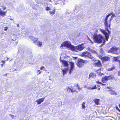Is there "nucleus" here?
<instances>
[{
	"label": "nucleus",
	"instance_id": "f704fd0d",
	"mask_svg": "<svg viewBox=\"0 0 120 120\" xmlns=\"http://www.w3.org/2000/svg\"><path fill=\"white\" fill-rule=\"evenodd\" d=\"M10 115L11 116V117L12 118V119H14V115H12L11 114H10Z\"/></svg>",
	"mask_w": 120,
	"mask_h": 120
},
{
	"label": "nucleus",
	"instance_id": "c85d7f7f",
	"mask_svg": "<svg viewBox=\"0 0 120 120\" xmlns=\"http://www.w3.org/2000/svg\"><path fill=\"white\" fill-rule=\"evenodd\" d=\"M42 72L40 70H38L37 71V75H38L39 74H40Z\"/></svg>",
	"mask_w": 120,
	"mask_h": 120
},
{
	"label": "nucleus",
	"instance_id": "4c0bfd02",
	"mask_svg": "<svg viewBox=\"0 0 120 120\" xmlns=\"http://www.w3.org/2000/svg\"><path fill=\"white\" fill-rule=\"evenodd\" d=\"M100 52L102 53L103 52V50L102 49H101L100 50Z\"/></svg>",
	"mask_w": 120,
	"mask_h": 120
},
{
	"label": "nucleus",
	"instance_id": "9d476101",
	"mask_svg": "<svg viewBox=\"0 0 120 120\" xmlns=\"http://www.w3.org/2000/svg\"><path fill=\"white\" fill-rule=\"evenodd\" d=\"M100 58L103 62L108 61L109 60H110L109 58L107 56L103 57L101 56Z\"/></svg>",
	"mask_w": 120,
	"mask_h": 120
},
{
	"label": "nucleus",
	"instance_id": "8fccbe9b",
	"mask_svg": "<svg viewBox=\"0 0 120 120\" xmlns=\"http://www.w3.org/2000/svg\"><path fill=\"white\" fill-rule=\"evenodd\" d=\"M17 26L18 27L19 26V25H17Z\"/></svg>",
	"mask_w": 120,
	"mask_h": 120
},
{
	"label": "nucleus",
	"instance_id": "cd10ccee",
	"mask_svg": "<svg viewBox=\"0 0 120 120\" xmlns=\"http://www.w3.org/2000/svg\"><path fill=\"white\" fill-rule=\"evenodd\" d=\"M98 82L99 84H101V85H103V86H105L106 85L105 84H103L102 83H101L100 82H99V81L96 82Z\"/></svg>",
	"mask_w": 120,
	"mask_h": 120
},
{
	"label": "nucleus",
	"instance_id": "f03ea898",
	"mask_svg": "<svg viewBox=\"0 0 120 120\" xmlns=\"http://www.w3.org/2000/svg\"><path fill=\"white\" fill-rule=\"evenodd\" d=\"M112 13H111L108 14L105 20L104 25L105 26V29L106 31L108 32L109 34L106 32L104 30L101 29H100L101 32L105 35V40L106 41H108L109 34H110V31L108 30L109 29H110V24L109 23V25H108L107 23V19L108 17L112 15Z\"/></svg>",
	"mask_w": 120,
	"mask_h": 120
},
{
	"label": "nucleus",
	"instance_id": "58836bf2",
	"mask_svg": "<svg viewBox=\"0 0 120 120\" xmlns=\"http://www.w3.org/2000/svg\"><path fill=\"white\" fill-rule=\"evenodd\" d=\"M71 92L72 93H73V92H74L75 91V90H72L71 89Z\"/></svg>",
	"mask_w": 120,
	"mask_h": 120
},
{
	"label": "nucleus",
	"instance_id": "ddd939ff",
	"mask_svg": "<svg viewBox=\"0 0 120 120\" xmlns=\"http://www.w3.org/2000/svg\"><path fill=\"white\" fill-rule=\"evenodd\" d=\"M7 13L6 11H3L0 8V15L4 17Z\"/></svg>",
	"mask_w": 120,
	"mask_h": 120
},
{
	"label": "nucleus",
	"instance_id": "7ed1b4c3",
	"mask_svg": "<svg viewBox=\"0 0 120 120\" xmlns=\"http://www.w3.org/2000/svg\"><path fill=\"white\" fill-rule=\"evenodd\" d=\"M93 39L94 42L96 43H101L103 40V42L105 41L103 37L99 34H94L93 36Z\"/></svg>",
	"mask_w": 120,
	"mask_h": 120
},
{
	"label": "nucleus",
	"instance_id": "6e6552de",
	"mask_svg": "<svg viewBox=\"0 0 120 120\" xmlns=\"http://www.w3.org/2000/svg\"><path fill=\"white\" fill-rule=\"evenodd\" d=\"M114 78V77L111 76H105L103 77L102 79V81L103 83H105V81L108 80L110 79H113Z\"/></svg>",
	"mask_w": 120,
	"mask_h": 120
},
{
	"label": "nucleus",
	"instance_id": "2f4dec72",
	"mask_svg": "<svg viewBox=\"0 0 120 120\" xmlns=\"http://www.w3.org/2000/svg\"><path fill=\"white\" fill-rule=\"evenodd\" d=\"M92 57H91V58H90L92 60H95V58L93 57V56L91 55Z\"/></svg>",
	"mask_w": 120,
	"mask_h": 120
},
{
	"label": "nucleus",
	"instance_id": "f3484780",
	"mask_svg": "<svg viewBox=\"0 0 120 120\" xmlns=\"http://www.w3.org/2000/svg\"><path fill=\"white\" fill-rule=\"evenodd\" d=\"M49 13L52 16L55 14V9L54 8L52 11H50Z\"/></svg>",
	"mask_w": 120,
	"mask_h": 120
},
{
	"label": "nucleus",
	"instance_id": "f8f14e48",
	"mask_svg": "<svg viewBox=\"0 0 120 120\" xmlns=\"http://www.w3.org/2000/svg\"><path fill=\"white\" fill-rule=\"evenodd\" d=\"M33 43L38 47H41L42 45V42L39 41H34Z\"/></svg>",
	"mask_w": 120,
	"mask_h": 120
},
{
	"label": "nucleus",
	"instance_id": "49530a36",
	"mask_svg": "<svg viewBox=\"0 0 120 120\" xmlns=\"http://www.w3.org/2000/svg\"><path fill=\"white\" fill-rule=\"evenodd\" d=\"M119 107L120 108V104L119 105Z\"/></svg>",
	"mask_w": 120,
	"mask_h": 120
},
{
	"label": "nucleus",
	"instance_id": "bb28decb",
	"mask_svg": "<svg viewBox=\"0 0 120 120\" xmlns=\"http://www.w3.org/2000/svg\"><path fill=\"white\" fill-rule=\"evenodd\" d=\"M40 69L41 70H42L43 71H45V68L44 66H42L40 68Z\"/></svg>",
	"mask_w": 120,
	"mask_h": 120
},
{
	"label": "nucleus",
	"instance_id": "a18cd8bd",
	"mask_svg": "<svg viewBox=\"0 0 120 120\" xmlns=\"http://www.w3.org/2000/svg\"><path fill=\"white\" fill-rule=\"evenodd\" d=\"M100 90V88H99L98 89V90Z\"/></svg>",
	"mask_w": 120,
	"mask_h": 120
},
{
	"label": "nucleus",
	"instance_id": "4468645a",
	"mask_svg": "<svg viewBox=\"0 0 120 120\" xmlns=\"http://www.w3.org/2000/svg\"><path fill=\"white\" fill-rule=\"evenodd\" d=\"M29 38L33 41H37L38 39V38H35L33 36H30L29 37Z\"/></svg>",
	"mask_w": 120,
	"mask_h": 120
},
{
	"label": "nucleus",
	"instance_id": "c756f323",
	"mask_svg": "<svg viewBox=\"0 0 120 120\" xmlns=\"http://www.w3.org/2000/svg\"><path fill=\"white\" fill-rule=\"evenodd\" d=\"M116 110H118V111L120 112V110L117 107V106H116Z\"/></svg>",
	"mask_w": 120,
	"mask_h": 120
},
{
	"label": "nucleus",
	"instance_id": "09e8293b",
	"mask_svg": "<svg viewBox=\"0 0 120 120\" xmlns=\"http://www.w3.org/2000/svg\"><path fill=\"white\" fill-rule=\"evenodd\" d=\"M7 58L8 59L7 60H8V59L9 58Z\"/></svg>",
	"mask_w": 120,
	"mask_h": 120
},
{
	"label": "nucleus",
	"instance_id": "b1692460",
	"mask_svg": "<svg viewBox=\"0 0 120 120\" xmlns=\"http://www.w3.org/2000/svg\"><path fill=\"white\" fill-rule=\"evenodd\" d=\"M97 72L98 74L100 75H101L103 74V73H102L101 72L100 70H98Z\"/></svg>",
	"mask_w": 120,
	"mask_h": 120
},
{
	"label": "nucleus",
	"instance_id": "a19ab883",
	"mask_svg": "<svg viewBox=\"0 0 120 120\" xmlns=\"http://www.w3.org/2000/svg\"><path fill=\"white\" fill-rule=\"evenodd\" d=\"M114 60H115L117 61V58H115L114 59Z\"/></svg>",
	"mask_w": 120,
	"mask_h": 120
},
{
	"label": "nucleus",
	"instance_id": "ea45409f",
	"mask_svg": "<svg viewBox=\"0 0 120 120\" xmlns=\"http://www.w3.org/2000/svg\"><path fill=\"white\" fill-rule=\"evenodd\" d=\"M1 62L2 63H5V61H4V60H2V61H1Z\"/></svg>",
	"mask_w": 120,
	"mask_h": 120
},
{
	"label": "nucleus",
	"instance_id": "c9c22d12",
	"mask_svg": "<svg viewBox=\"0 0 120 120\" xmlns=\"http://www.w3.org/2000/svg\"><path fill=\"white\" fill-rule=\"evenodd\" d=\"M8 29V27H5V29H4V30L6 31Z\"/></svg>",
	"mask_w": 120,
	"mask_h": 120
},
{
	"label": "nucleus",
	"instance_id": "a211bd4d",
	"mask_svg": "<svg viewBox=\"0 0 120 120\" xmlns=\"http://www.w3.org/2000/svg\"><path fill=\"white\" fill-rule=\"evenodd\" d=\"M95 75L93 73H90L89 75V78H94L95 77Z\"/></svg>",
	"mask_w": 120,
	"mask_h": 120
},
{
	"label": "nucleus",
	"instance_id": "72a5a7b5",
	"mask_svg": "<svg viewBox=\"0 0 120 120\" xmlns=\"http://www.w3.org/2000/svg\"><path fill=\"white\" fill-rule=\"evenodd\" d=\"M1 7H3V8L4 10H5L6 9V8L5 7H4V6H1Z\"/></svg>",
	"mask_w": 120,
	"mask_h": 120
},
{
	"label": "nucleus",
	"instance_id": "423d86ee",
	"mask_svg": "<svg viewBox=\"0 0 120 120\" xmlns=\"http://www.w3.org/2000/svg\"><path fill=\"white\" fill-rule=\"evenodd\" d=\"M119 49V48H117L115 47H113L108 50L107 52L109 53L118 54V53L117 52V50Z\"/></svg>",
	"mask_w": 120,
	"mask_h": 120
},
{
	"label": "nucleus",
	"instance_id": "c03bdc74",
	"mask_svg": "<svg viewBox=\"0 0 120 120\" xmlns=\"http://www.w3.org/2000/svg\"><path fill=\"white\" fill-rule=\"evenodd\" d=\"M3 64H1V66H2V67H3Z\"/></svg>",
	"mask_w": 120,
	"mask_h": 120
},
{
	"label": "nucleus",
	"instance_id": "1a4fd4ad",
	"mask_svg": "<svg viewBox=\"0 0 120 120\" xmlns=\"http://www.w3.org/2000/svg\"><path fill=\"white\" fill-rule=\"evenodd\" d=\"M84 63V61L81 59H79L78 60L77 64L79 68L81 67L83 65Z\"/></svg>",
	"mask_w": 120,
	"mask_h": 120
},
{
	"label": "nucleus",
	"instance_id": "7c9ffc66",
	"mask_svg": "<svg viewBox=\"0 0 120 120\" xmlns=\"http://www.w3.org/2000/svg\"><path fill=\"white\" fill-rule=\"evenodd\" d=\"M76 86L77 87H78V90H79L81 89L80 88V86H79L77 84Z\"/></svg>",
	"mask_w": 120,
	"mask_h": 120
},
{
	"label": "nucleus",
	"instance_id": "37998d69",
	"mask_svg": "<svg viewBox=\"0 0 120 120\" xmlns=\"http://www.w3.org/2000/svg\"><path fill=\"white\" fill-rule=\"evenodd\" d=\"M47 0L49 2H51V0Z\"/></svg>",
	"mask_w": 120,
	"mask_h": 120
},
{
	"label": "nucleus",
	"instance_id": "0eeeda50",
	"mask_svg": "<svg viewBox=\"0 0 120 120\" xmlns=\"http://www.w3.org/2000/svg\"><path fill=\"white\" fill-rule=\"evenodd\" d=\"M81 56L85 57L90 58L92 57L90 53L88 52H83L81 54Z\"/></svg>",
	"mask_w": 120,
	"mask_h": 120
},
{
	"label": "nucleus",
	"instance_id": "393cba45",
	"mask_svg": "<svg viewBox=\"0 0 120 120\" xmlns=\"http://www.w3.org/2000/svg\"><path fill=\"white\" fill-rule=\"evenodd\" d=\"M116 17V16L114 14H113L112 15V16L111 17V19L110 20H109L110 24L111 21L112 20V19L114 17Z\"/></svg>",
	"mask_w": 120,
	"mask_h": 120
},
{
	"label": "nucleus",
	"instance_id": "5701e85b",
	"mask_svg": "<svg viewBox=\"0 0 120 120\" xmlns=\"http://www.w3.org/2000/svg\"><path fill=\"white\" fill-rule=\"evenodd\" d=\"M86 103L85 102H83L82 105V108L83 109H84L86 108V106L85 105V104Z\"/></svg>",
	"mask_w": 120,
	"mask_h": 120
},
{
	"label": "nucleus",
	"instance_id": "412c9836",
	"mask_svg": "<svg viewBox=\"0 0 120 120\" xmlns=\"http://www.w3.org/2000/svg\"><path fill=\"white\" fill-rule=\"evenodd\" d=\"M87 88L89 89H96L97 88V87L96 85L94 86V87H87Z\"/></svg>",
	"mask_w": 120,
	"mask_h": 120
},
{
	"label": "nucleus",
	"instance_id": "3c124183",
	"mask_svg": "<svg viewBox=\"0 0 120 120\" xmlns=\"http://www.w3.org/2000/svg\"><path fill=\"white\" fill-rule=\"evenodd\" d=\"M107 88H109V87H107Z\"/></svg>",
	"mask_w": 120,
	"mask_h": 120
},
{
	"label": "nucleus",
	"instance_id": "4be33fe9",
	"mask_svg": "<svg viewBox=\"0 0 120 120\" xmlns=\"http://www.w3.org/2000/svg\"><path fill=\"white\" fill-rule=\"evenodd\" d=\"M52 8V5L50 4V6L49 7H47L46 8V10L47 11H48L51 10V8Z\"/></svg>",
	"mask_w": 120,
	"mask_h": 120
},
{
	"label": "nucleus",
	"instance_id": "aec40b11",
	"mask_svg": "<svg viewBox=\"0 0 120 120\" xmlns=\"http://www.w3.org/2000/svg\"><path fill=\"white\" fill-rule=\"evenodd\" d=\"M95 65V66L97 67L101 66V64L100 61L98 60V62Z\"/></svg>",
	"mask_w": 120,
	"mask_h": 120
},
{
	"label": "nucleus",
	"instance_id": "6ab92c4d",
	"mask_svg": "<svg viewBox=\"0 0 120 120\" xmlns=\"http://www.w3.org/2000/svg\"><path fill=\"white\" fill-rule=\"evenodd\" d=\"M87 49L91 53L94 54H97V52L96 51L91 49L90 48H88Z\"/></svg>",
	"mask_w": 120,
	"mask_h": 120
},
{
	"label": "nucleus",
	"instance_id": "de8ad7c7",
	"mask_svg": "<svg viewBox=\"0 0 120 120\" xmlns=\"http://www.w3.org/2000/svg\"><path fill=\"white\" fill-rule=\"evenodd\" d=\"M10 20H12L13 19H10Z\"/></svg>",
	"mask_w": 120,
	"mask_h": 120
},
{
	"label": "nucleus",
	"instance_id": "f257e3e1",
	"mask_svg": "<svg viewBox=\"0 0 120 120\" xmlns=\"http://www.w3.org/2000/svg\"><path fill=\"white\" fill-rule=\"evenodd\" d=\"M61 61L64 66L66 67L65 68L62 69L63 75L66 74L68 70L69 73H71L74 68V63L72 62H70L64 60H62Z\"/></svg>",
	"mask_w": 120,
	"mask_h": 120
},
{
	"label": "nucleus",
	"instance_id": "a878e982",
	"mask_svg": "<svg viewBox=\"0 0 120 120\" xmlns=\"http://www.w3.org/2000/svg\"><path fill=\"white\" fill-rule=\"evenodd\" d=\"M114 68V66H113L111 68H109L108 69V70L109 71H111Z\"/></svg>",
	"mask_w": 120,
	"mask_h": 120
},
{
	"label": "nucleus",
	"instance_id": "2eb2a0df",
	"mask_svg": "<svg viewBox=\"0 0 120 120\" xmlns=\"http://www.w3.org/2000/svg\"><path fill=\"white\" fill-rule=\"evenodd\" d=\"M99 101L100 100L99 99H96L94 100V101L96 105H98L99 104Z\"/></svg>",
	"mask_w": 120,
	"mask_h": 120
},
{
	"label": "nucleus",
	"instance_id": "9b49d317",
	"mask_svg": "<svg viewBox=\"0 0 120 120\" xmlns=\"http://www.w3.org/2000/svg\"><path fill=\"white\" fill-rule=\"evenodd\" d=\"M45 98H42L39 99L37 100L36 101V102H37V104L38 105L40 104L41 103L43 102L45 99Z\"/></svg>",
	"mask_w": 120,
	"mask_h": 120
},
{
	"label": "nucleus",
	"instance_id": "20e7f679",
	"mask_svg": "<svg viewBox=\"0 0 120 120\" xmlns=\"http://www.w3.org/2000/svg\"><path fill=\"white\" fill-rule=\"evenodd\" d=\"M73 46L71 45V43L69 41H66L63 43L61 44L60 48L61 49H64V47H66L72 50V48Z\"/></svg>",
	"mask_w": 120,
	"mask_h": 120
},
{
	"label": "nucleus",
	"instance_id": "473e14b6",
	"mask_svg": "<svg viewBox=\"0 0 120 120\" xmlns=\"http://www.w3.org/2000/svg\"><path fill=\"white\" fill-rule=\"evenodd\" d=\"M71 90V89L69 88H68L67 89V90L68 91L70 92Z\"/></svg>",
	"mask_w": 120,
	"mask_h": 120
},
{
	"label": "nucleus",
	"instance_id": "dca6fc26",
	"mask_svg": "<svg viewBox=\"0 0 120 120\" xmlns=\"http://www.w3.org/2000/svg\"><path fill=\"white\" fill-rule=\"evenodd\" d=\"M109 93L111 95H116L117 93L113 90H111L110 91Z\"/></svg>",
	"mask_w": 120,
	"mask_h": 120
},
{
	"label": "nucleus",
	"instance_id": "79ce46f5",
	"mask_svg": "<svg viewBox=\"0 0 120 120\" xmlns=\"http://www.w3.org/2000/svg\"><path fill=\"white\" fill-rule=\"evenodd\" d=\"M84 87L87 88V86L86 85H85L84 86Z\"/></svg>",
	"mask_w": 120,
	"mask_h": 120
},
{
	"label": "nucleus",
	"instance_id": "e433bc0d",
	"mask_svg": "<svg viewBox=\"0 0 120 120\" xmlns=\"http://www.w3.org/2000/svg\"><path fill=\"white\" fill-rule=\"evenodd\" d=\"M88 39L89 40V41H90L92 43H93V42L88 37Z\"/></svg>",
	"mask_w": 120,
	"mask_h": 120
},
{
	"label": "nucleus",
	"instance_id": "39448f33",
	"mask_svg": "<svg viewBox=\"0 0 120 120\" xmlns=\"http://www.w3.org/2000/svg\"><path fill=\"white\" fill-rule=\"evenodd\" d=\"M84 45L83 44H82L76 46H73L72 48V51H74L77 52L81 51L85 48Z\"/></svg>",
	"mask_w": 120,
	"mask_h": 120
}]
</instances>
